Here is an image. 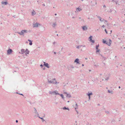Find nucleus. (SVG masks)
<instances>
[{"mask_svg": "<svg viewBox=\"0 0 125 125\" xmlns=\"http://www.w3.org/2000/svg\"><path fill=\"white\" fill-rule=\"evenodd\" d=\"M69 102V101H67V102Z\"/></svg>", "mask_w": 125, "mask_h": 125, "instance_id": "obj_64", "label": "nucleus"}, {"mask_svg": "<svg viewBox=\"0 0 125 125\" xmlns=\"http://www.w3.org/2000/svg\"><path fill=\"white\" fill-rule=\"evenodd\" d=\"M109 76H107L106 77V78L105 79V80H106L107 81L109 79Z\"/></svg>", "mask_w": 125, "mask_h": 125, "instance_id": "obj_26", "label": "nucleus"}, {"mask_svg": "<svg viewBox=\"0 0 125 125\" xmlns=\"http://www.w3.org/2000/svg\"><path fill=\"white\" fill-rule=\"evenodd\" d=\"M40 66L42 68L44 66L42 64H41L40 65Z\"/></svg>", "mask_w": 125, "mask_h": 125, "instance_id": "obj_33", "label": "nucleus"}, {"mask_svg": "<svg viewBox=\"0 0 125 125\" xmlns=\"http://www.w3.org/2000/svg\"><path fill=\"white\" fill-rule=\"evenodd\" d=\"M89 97V99H90V97Z\"/></svg>", "mask_w": 125, "mask_h": 125, "instance_id": "obj_57", "label": "nucleus"}, {"mask_svg": "<svg viewBox=\"0 0 125 125\" xmlns=\"http://www.w3.org/2000/svg\"><path fill=\"white\" fill-rule=\"evenodd\" d=\"M97 17L99 19L100 21L101 22L103 21L104 20V19H102L100 16H98Z\"/></svg>", "mask_w": 125, "mask_h": 125, "instance_id": "obj_12", "label": "nucleus"}, {"mask_svg": "<svg viewBox=\"0 0 125 125\" xmlns=\"http://www.w3.org/2000/svg\"><path fill=\"white\" fill-rule=\"evenodd\" d=\"M18 120H16V122L17 123H18Z\"/></svg>", "mask_w": 125, "mask_h": 125, "instance_id": "obj_43", "label": "nucleus"}, {"mask_svg": "<svg viewBox=\"0 0 125 125\" xmlns=\"http://www.w3.org/2000/svg\"><path fill=\"white\" fill-rule=\"evenodd\" d=\"M1 3L2 4H4L5 5H6L7 4V1H5V2L2 1L1 2Z\"/></svg>", "mask_w": 125, "mask_h": 125, "instance_id": "obj_21", "label": "nucleus"}, {"mask_svg": "<svg viewBox=\"0 0 125 125\" xmlns=\"http://www.w3.org/2000/svg\"><path fill=\"white\" fill-rule=\"evenodd\" d=\"M25 52V50L23 49H22L21 50V52H19V53L21 54H23Z\"/></svg>", "mask_w": 125, "mask_h": 125, "instance_id": "obj_8", "label": "nucleus"}, {"mask_svg": "<svg viewBox=\"0 0 125 125\" xmlns=\"http://www.w3.org/2000/svg\"><path fill=\"white\" fill-rule=\"evenodd\" d=\"M103 7H106L105 5H104L103 6Z\"/></svg>", "mask_w": 125, "mask_h": 125, "instance_id": "obj_47", "label": "nucleus"}, {"mask_svg": "<svg viewBox=\"0 0 125 125\" xmlns=\"http://www.w3.org/2000/svg\"><path fill=\"white\" fill-rule=\"evenodd\" d=\"M29 45H32V41L31 42H30V43H29Z\"/></svg>", "mask_w": 125, "mask_h": 125, "instance_id": "obj_29", "label": "nucleus"}, {"mask_svg": "<svg viewBox=\"0 0 125 125\" xmlns=\"http://www.w3.org/2000/svg\"><path fill=\"white\" fill-rule=\"evenodd\" d=\"M72 18H74V17H72Z\"/></svg>", "mask_w": 125, "mask_h": 125, "instance_id": "obj_60", "label": "nucleus"}, {"mask_svg": "<svg viewBox=\"0 0 125 125\" xmlns=\"http://www.w3.org/2000/svg\"><path fill=\"white\" fill-rule=\"evenodd\" d=\"M37 116L39 117V118L40 119H41L42 120V121L43 122L45 121V120L43 119V118L40 117L39 116V115H38V116Z\"/></svg>", "mask_w": 125, "mask_h": 125, "instance_id": "obj_13", "label": "nucleus"}, {"mask_svg": "<svg viewBox=\"0 0 125 125\" xmlns=\"http://www.w3.org/2000/svg\"><path fill=\"white\" fill-rule=\"evenodd\" d=\"M34 113H35V114H36L37 115V116H38L39 115V114L37 112V111L36 108L35 107H34Z\"/></svg>", "mask_w": 125, "mask_h": 125, "instance_id": "obj_9", "label": "nucleus"}, {"mask_svg": "<svg viewBox=\"0 0 125 125\" xmlns=\"http://www.w3.org/2000/svg\"><path fill=\"white\" fill-rule=\"evenodd\" d=\"M105 27V26L104 25H103L102 26V27L103 28H104Z\"/></svg>", "mask_w": 125, "mask_h": 125, "instance_id": "obj_42", "label": "nucleus"}, {"mask_svg": "<svg viewBox=\"0 0 125 125\" xmlns=\"http://www.w3.org/2000/svg\"><path fill=\"white\" fill-rule=\"evenodd\" d=\"M55 42H54L53 43V44H55Z\"/></svg>", "mask_w": 125, "mask_h": 125, "instance_id": "obj_49", "label": "nucleus"}, {"mask_svg": "<svg viewBox=\"0 0 125 125\" xmlns=\"http://www.w3.org/2000/svg\"><path fill=\"white\" fill-rule=\"evenodd\" d=\"M13 17H14V18H15V15L14 16H13Z\"/></svg>", "mask_w": 125, "mask_h": 125, "instance_id": "obj_55", "label": "nucleus"}, {"mask_svg": "<svg viewBox=\"0 0 125 125\" xmlns=\"http://www.w3.org/2000/svg\"><path fill=\"white\" fill-rule=\"evenodd\" d=\"M105 21L106 22H107V21L105 20Z\"/></svg>", "mask_w": 125, "mask_h": 125, "instance_id": "obj_56", "label": "nucleus"}, {"mask_svg": "<svg viewBox=\"0 0 125 125\" xmlns=\"http://www.w3.org/2000/svg\"><path fill=\"white\" fill-rule=\"evenodd\" d=\"M75 105L76 106H77V107L78 106H77V103H76L75 104Z\"/></svg>", "mask_w": 125, "mask_h": 125, "instance_id": "obj_48", "label": "nucleus"}, {"mask_svg": "<svg viewBox=\"0 0 125 125\" xmlns=\"http://www.w3.org/2000/svg\"><path fill=\"white\" fill-rule=\"evenodd\" d=\"M80 46H82L83 47H85V45H80Z\"/></svg>", "mask_w": 125, "mask_h": 125, "instance_id": "obj_38", "label": "nucleus"}, {"mask_svg": "<svg viewBox=\"0 0 125 125\" xmlns=\"http://www.w3.org/2000/svg\"><path fill=\"white\" fill-rule=\"evenodd\" d=\"M108 92L109 93H110L111 94H113V91H110L109 90H108Z\"/></svg>", "mask_w": 125, "mask_h": 125, "instance_id": "obj_17", "label": "nucleus"}, {"mask_svg": "<svg viewBox=\"0 0 125 125\" xmlns=\"http://www.w3.org/2000/svg\"><path fill=\"white\" fill-rule=\"evenodd\" d=\"M62 97V98L63 99H64V97L63 96V95L62 94H59Z\"/></svg>", "mask_w": 125, "mask_h": 125, "instance_id": "obj_19", "label": "nucleus"}, {"mask_svg": "<svg viewBox=\"0 0 125 125\" xmlns=\"http://www.w3.org/2000/svg\"><path fill=\"white\" fill-rule=\"evenodd\" d=\"M82 66H84V64H83L82 65Z\"/></svg>", "mask_w": 125, "mask_h": 125, "instance_id": "obj_51", "label": "nucleus"}, {"mask_svg": "<svg viewBox=\"0 0 125 125\" xmlns=\"http://www.w3.org/2000/svg\"><path fill=\"white\" fill-rule=\"evenodd\" d=\"M42 69H43L44 70L45 69V67L44 66L42 68Z\"/></svg>", "mask_w": 125, "mask_h": 125, "instance_id": "obj_40", "label": "nucleus"}, {"mask_svg": "<svg viewBox=\"0 0 125 125\" xmlns=\"http://www.w3.org/2000/svg\"><path fill=\"white\" fill-rule=\"evenodd\" d=\"M118 88H121V87L120 86H119V87H118Z\"/></svg>", "mask_w": 125, "mask_h": 125, "instance_id": "obj_53", "label": "nucleus"}, {"mask_svg": "<svg viewBox=\"0 0 125 125\" xmlns=\"http://www.w3.org/2000/svg\"><path fill=\"white\" fill-rule=\"evenodd\" d=\"M81 10V9H80L79 8H77L76 9V10L77 11H80Z\"/></svg>", "mask_w": 125, "mask_h": 125, "instance_id": "obj_18", "label": "nucleus"}, {"mask_svg": "<svg viewBox=\"0 0 125 125\" xmlns=\"http://www.w3.org/2000/svg\"><path fill=\"white\" fill-rule=\"evenodd\" d=\"M63 109L64 110H69V109L68 108H66L65 106L63 107Z\"/></svg>", "mask_w": 125, "mask_h": 125, "instance_id": "obj_20", "label": "nucleus"}, {"mask_svg": "<svg viewBox=\"0 0 125 125\" xmlns=\"http://www.w3.org/2000/svg\"><path fill=\"white\" fill-rule=\"evenodd\" d=\"M48 82L49 83L55 84H56L57 83L56 81V80L55 78H54L51 81H49V79H48Z\"/></svg>", "mask_w": 125, "mask_h": 125, "instance_id": "obj_1", "label": "nucleus"}, {"mask_svg": "<svg viewBox=\"0 0 125 125\" xmlns=\"http://www.w3.org/2000/svg\"><path fill=\"white\" fill-rule=\"evenodd\" d=\"M71 68H74V67L73 65H71L70 67Z\"/></svg>", "mask_w": 125, "mask_h": 125, "instance_id": "obj_37", "label": "nucleus"}, {"mask_svg": "<svg viewBox=\"0 0 125 125\" xmlns=\"http://www.w3.org/2000/svg\"><path fill=\"white\" fill-rule=\"evenodd\" d=\"M92 36H90V37L89 38V39L90 41L91 40V39H92Z\"/></svg>", "mask_w": 125, "mask_h": 125, "instance_id": "obj_32", "label": "nucleus"}, {"mask_svg": "<svg viewBox=\"0 0 125 125\" xmlns=\"http://www.w3.org/2000/svg\"><path fill=\"white\" fill-rule=\"evenodd\" d=\"M54 54H56V52H54Z\"/></svg>", "mask_w": 125, "mask_h": 125, "instance_id": "obj_50", "label": "nucleus"}, {"mask_svg": "<svg viewBox=\"0 0 125 125\" xmlns=\"http://www.w3.org/2000/svg\"><path fill=\"white\" fill-rule=\"evenodd\" d=\"M20 94V95H23V94Z\"/></svg>", "mask_w": 125, "mask_h": 125, "instance_id": "obj_41", "label": "nucleus"}, {"mask_svg": "<svg viewBox=\"0 0 125 125\" xmlns=\"http://www.w3.org/2000/svg\"><path fill=\"white\" fill-rule=\"evenodd\" d=\"M103 41L102 42L106 44L107 43H107V41H106L105 40H104L103 39Z\"/></svg>", "mask_w": 125, "mask_h": 125, "instance_id": "obj_23", "label": "nucleus"}, {"mask_svg": "<svg viewBox=\"0 0 125 125\" xmlns=\"http://www.w3.org/2000/svg\"><path fill=\"white\" fill-rule=\"evenodd\" d=\"M79 60L78 58L74 60V62H76V63H79Z\"/></svg>", "mask_w": 125, "mask_h": 125, "instance_id": "obj_11", "label": "nucleus"}, {"mask_svg": "<svg viewBox=\"0 0 125 125\" xmlns=\"http://www.w3.org/2000/svg\"><path fill=\"white\" fill-rule=\"evenodd\" d=\"M12 52V49H9L7 50V53L8 54H9L11 53Z\"/></svg>", "mask_w": 125, "mask_h": 125, "instance_id": "obj_4", "label": "nucleus"}, {"mask_svg": "<svg viewBox=\"0 0 125 125\" xmlns=\"http://www.w3.org/2000/svg\"><path fill=\"white\" fill-rule=\"evenodd\" d=\"M45 116V114H44V116H43V117H44Z\"/></svg>", "mask_w": 125, "mask_h": 125, "instance_id": "obj_59", "label": "nucleus"}, {"mask_svg": "<svg viewBox=\"0 0 125 125\" xmlns=\"http://www.w3.org/2000/svg\"><path fill=\"white\" fill-rule=\"evenodd\" d=\"M83 31H84L87 30V27L86 26H83L82 27Z\"/></svg>", "mask_w": 125, "mask_h": 125, "instance_id": "obj_5", "label": "nucleus"}, {"mask_svg": "<svg viewBox=\"0 0 125 125\" xmlns=\"http://www.w3.org/2000/svg\"><path fill=\"white\" fill-rule=\"evenodd\" d=\"M54 15H57V14L56 13H55L54 14Z\"/></svg>", "mask_w": 125, "mask_h": 125, "instance_id": "obj_54", "label": "nucleus"}, {"mask_svg": "<svg viewBox=\"0 0 125 125\" xmlns=\"http://www.w3.org/2000/svg\"><path fill=\"white\" fill-rule=\"evenodd\" d=\"M93 94L92 92L90 93H89V92L87 94V95H88L89 97H90L91 95Z\"/></svg>", "mask_w": 125, "mask_h": 125, "instance_id": "obj_14", "label": "nucleus"}, {"mask_svg": "<svg viewBox=\"0 0 125 125\" xmlns=\"http://www.w3.org/2000/svg\"><path fill=\"white\" fill-rule=\"evenodd\" d=\"M34 27H37L38 26V23H36L35 24H33Z\"/></svg>", "mask_w": 125, "mask_h": 125, "instance_id": "obj_15", "label": "nucleus"}, {"mask_svg": "<svg viewBox=\"0 0 125 125\" xmlns=\"http://www.w3.org/2000/svg\"><path fill=\"white\" fill-rule=\"evenodd\" d=\"M16 93H17V94H19V93H18L17 92H16Z\"/></svg>", "mask_w": 125, "mask_h": 125, "instance_id": "obj_62", "label": "nucleus"}, {"mask_svg": "<svg viewBox=\"0 0 125 125\" xmlns=\"http://www.w3.org/2000/svg\"><path fill=\"white\" fill-rule=\"evenodd\" d=\"M91 42H92L93 43H94V40H93L92 39L90 41Z\"/></svg>", "mask_w": 125, "mask_h": 125, "instance_id": "obj_27", "label": "nucleus"}, {"mask_svg": "<svg viewBox=\"0 0 125 125\" xmlns=\"http://www.w3.org/2000/svg\"><path fill=\"white\" fill-rule=\"evenodd\" d=\"M29 51L28 50V49H26L25 51V54L26 55L27 54H28L29 53Z\"/></svg>", "mask_w": 125, "mask_h": 125, "instance_id": "obj_10", "label": "nucleus"}, {"mask_svg": "<svg viewBox=\"0 0 125 125\" xmlns=\"http://www.w3.org/2000/svg\"><path fill=\"white\" fill-rule=\"evenodd\" d=\"M55 104H58V103H55Z\"/></svg>", "mask_w": 125, "mask_h": 125, "instance_id": "obj_61", "label": "nucleus"}, {"mask_svg": "<svg viewBox=\"0 0 125 125\" xmlns=\"http://www.w3.org/2000/svg\"><path fill=\"white\" fill-rule=\"evenodd\" d=\"M56 25V24L55 23H53L52 26L53 27H55Z\"/></svg>", "mask_w": 125, "mask_h": 125, "instance_id": "obj_24", "label": "nucleus"}, {"mask_svg": "<svg viewBox=\"0 0 125 125\" xmlns=\"http://www.w3.org/2000/svg\"><path fill=\"white\" fill-rule=\"evenodd\" d=\"M100 51V49L98 50V49L96 51V53H97V52H99Z\"/></svg>", "mask_w": 125, "mask_h": 125, "instance_id": "obj_31", "label": "nucleus"}, {"mask_svg": "<svg viewBox=\"0 0 125 125\" xmlns=\"http://www.w3.org/2000/svg\"><path fill=\"white\" fill-rule=\"evenodd\" d=\"M49 93L51 94H55L56 95L60 94L58 93L56 90L54 91H49Z\"/></svg>", "mask_w": 125, "mask_h": 125, "instance_id": "obj_3", "label": "nucleus"}, {"mask_svg": "<svg viewBox=\"0 0 125 125\" xmlns=\"http://www.w3.org/2000/svg\"><path fill=\"white\" fill-rule=\"evenodd\" d=\"M99 45L98 44V45H96V50H97L98 49V47H99Z\"/></svg>", "mask_w": 125, "mask_h": 125, "instance_id": "obj_25", "label": "nucleus"}, {"mask_svg": "<svg viewBox=\"0 0 125 125\" xmlns=\"http://www.w3.org/2000/svg\"><path fill=\"white\" fill-rule=\"evenodd\" d=\"M26 42V43H28V42L27 41V42Z\"/></svg>", "mask_w": 125, "mask_h": 125, "instance_id": "obj_63", "label": "nucleus"}, {"mask_svg": "<svg viewBox=\"0 0 125 125\" xmlns=\"http://www.w3.org/2000/svg\"><path fill=\"white\" fill-rule=\"evenodd\" d=\"M66 96L68 98H70L71 97V96L70 94H66Z\"/></svg>", "mask_w": 125, "mask_h": 125, "instance_id": "obj_16", "label": "nucleus"}, {"mask_svg": "<svg viewBox=\"0 0 125 125\" xmlns=\"http://www.w3.org/2000/svg\"><path fill=\"white\" fill-rule=\"evenodd\" d=\"M77 108V107H76V108H75V110H76Z\"/></svg>", "mask_w": 125, "mask_h": 125, "instance_id": "obj_58", "label": "nucleus"}, {"mask_svg": "<svg viewBox=\"0 0 125 125\" xmlns=\"http://www.w3.org/2000/svg\"><path fill=\"white\" fill-rule=\"evenodd\" d=\"M27 32V30H22L20 32H18V33L21 35H23L24 36V33Z\"/></svg>", "mask_w": 125, "mask_h": 125, "instance_id": "obj_2", "label": "nucleus"}, {"mask_svg": "<svg viewBox=\"0 0 125 125\" xmlns=\"http://www.w3.org/2000/svg\"><path fill=\"white\" fill-rule=\"evenodd\" d=\"M105 112L107 114H109V112L108 111H105Z\"/></svg>", "mask_w": 125, "mask_h": 125, "instance_id": "obj_35", "label": "nucleus"}, {"mask_svg": "<svg viewBox=\"0 0 125 125\" xmlns=\"http://www.w3.org/2000/svg\"><path fill=\"white\" fill-rule=\"evenodd\" d=\"M77 64H80V62H79V63H77Z\"/></svg>", "mask_w": 125, "mask_h": 125, "instance_id": "obj_52", "label": "nucleus"}, {"mask_svg": "<svg viewBox=\"0 0 125 125\" xmlns=\"http://www.w3.org/2000/svg\"><path fill=\"white\" fill-rule=\"evenodd\" d=\"M33 11H32V15H35L36 14V13L35 11H34V10H33Z\"/></svg>", "mask_w": 125, "mask_h": 125, "instance_id": "obj_22", "label": "nucleus"}, {"mask_svg": "<svg viewBox=\"0 0 125 125\" xmlns=\"http://www.w3.org/2000/svg\"><path fill=\"white\" fill-rule=\"evenodd\" d=\"M28 41L29 42H31L32 41H31V40H30V39H28Z\"/></svg>", "mask_w": 125, "mask_h": 125, "instance_id": "obj_39", "label": "nucleus"}, {"mask_svg": "<svg viewBox=\"0 0 125 125\" xmlns=\"http://www.w3.org/2000/svg\"><path fill=\"white\" fill-rule=\"evenodd\" d=\"M105 31L106 33V34H107L108 33V32H107V30H106V29H105L104 30Z\"/></svg>", "mask_w": 125, "mask_h": 125, "instance_id": "obj_34", "label": "nucleus"}, {"mask_svg": "<svg viewBox=\"0 0 125 125\" xmlns=\"http://www.w3.org/2000/svg\"><path fill=\"white\" fill-rule=\"evenodd\" d=\"M112 12V11L111 10L110 11H109V12Z\"/></svg>", "mask_w": 125, "mask_h": 125, "instance_id": "obj_46", "label": "nucleus"}, {"mask_svg": "<svg viewBox=\"0 0 125 125\" xmlns=\"http://www.w3.org/2000/svg\"><path fill=\"white\" fill-rule=\"evenodd\" d=\"M64 94H67L68 93L66 92H64Z\"/></svg>", "mask_w": 125, "mask_h": 125, "instance_id": "obj_36", "label": "nucleus"}, {"mask_svg": "<svg viewBox=\"0 0 125 125\" xmlns=\"http://www.w3.org/2000/svg\"><path fill=\"white\" fill-rule=\"evenodd\" d=\"M76 112H77V114H78V111H77V110H76Z\"/></svg>", "mask_w": 125, "mask_h": 125, "instance_id": "obj_44", "label": "nucleus"}, {"mask_svg": "<svg viewBox=\"0 0 125 125\" xmlns=\"http://www.w3.org/2000/svg\"><path fill=\"white\" fill-rule=\"evenodd\" d=\"M111 41L110 39L109 40V42H107L106 44H107L108 46H110L111 45Z\"/></svg>", "mask_w": 125, "mask_h": 125, "instance_id": "obj_7", "label": "nucleus"}, {"mask_svg": "<svg viewBox=\"0 0 125 125\" xmlns=\"http://www.w3.org/2000/svg\"><path fill=\"white\" fill-rule=\"evenodd\" d=\"M81 47L80 46H77L76 47V48L77 49H79Z\"/></svg>", "mask_w": 125, "mask_h": 125, "instance_id": "obj_28", "label": "nucleus"}, {"mask_svg": "<svg viewBox=\"0 0 125 125\" xmlns=\"http://www.w3.org/2000/svg\"><path fill=\"white\" fill-rule=\"evenodd\" d=\"M44 65L45 67H47L48 68H50V67L49 66V64L47 63H45V62H44Z\"/></svg>", "mask_w": 125, "mask_h": 125, "instance_id": "obj_6", "label": "nucleus"}, {"mask_svg": "<svg viewBox=\"0 0 125 125\" xmlns=\"http://www.w3.org/2000/svg\"><path fill=\"white\" fill-rule=\"evenodd\" d=\"M42 5L43 6H45V4H42Z\"/></svg>", "mask_w": 125, "mask_h": 125, "instance_id": "obj_45", "label": "nucleus"}, {"mask_svg": "<svg viewBox=\"0 0 125 125\" xmlns=\"http://www.w3.org/2000/svg\"><path fill=\"white\" fill-rule=\"evenodd\" d=\"M115 120L114 119H113L112 121V123L113 124L115 122Z\"/></svg>", "mask_w": 125, "mask_h": 125, "instance_id": "obj_30", "label": "nucleus"}]
</instances>
